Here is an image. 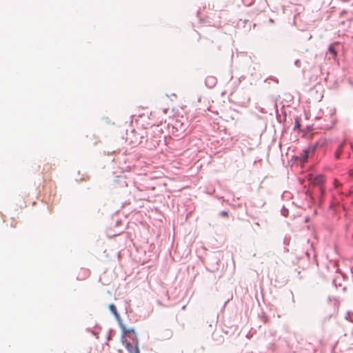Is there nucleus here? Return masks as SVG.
<instances>
[{"label":"nucleus","instance_id":"aec40b11","mask_svg":"<svg viewBox=\"0 0 353 353\" xmlns=\"http://www.w3.org/2000/svg\"><path fill=\"white\" fill-rule=\"evenodd\" d=\"M284 212H285V210H283V212H282V214H283V215H285V213H284Z\"/></svg>","mask_w":353,"mask_h":353},{"label":"nucleus","instance_id":"412c9836","mask_svg":"<svg viewBox=\"0 0 353 353\" xmlns=\"http://www.w3.org/2000/svg\"><path fill=\"white\" fill-rule=\"evenodd\" d=\"M255 224H256V226H259V223H256Z\"/></svg>","mask_w":353,"mask_h":353},{"label":"nucleus","instance_id":"f03ea898","mask_svg":"<svg viewBox=\"0 0 353 353\" xmlns=\"http://www.w3.org/2000/svg\"><path fill=\"white\" fill-rule=\"evenodd\" d=\"M123 344L125 345L128 353H139L138 343H132L127 340H123Z\"/></svg>","mask_w":353,"mask_h":353},{"label":"nucleus","instance_id":"39448f33","mask_svg":"<svg viewBox=\"0 0 353 353\" xmlns=\"http://www.w3.org/2000/svg\"><path fill=\"white\" fill-rule=\"evenodd\" d=\"M327 141L326 139H320L315 143L311 145L310 146L314 148V151H315L317 148H322L327 145Z\"/></svg>","mask_w":353,"mask_h":353},{"label":"nucleus","instance_id":"6e6552de","mask_svg":"<svg viewBox=\"0 0 353 353\" xmlns=\"http://www.w3.org/2000/svg\"><path fill=\"white\" fill-rule=\"evenodd\" d=\"M328 51L332 55L333 57H335L336 56V54H337L336 50L332 46H330V47L328 48Z\"/></svg>","mask_w":353,"mask_h":353},{"label":"nucleus","instance_id":"f8f14e48","mask_svg":"<svg viewBox=\"0 0 353 353\" xmlns=\"http://www.w3.org/2000/svg\"><path fill=\"white\" fill-rule=\"evenodd\" d=\"M269 80H272V81H275L276 83L279 82L278 80L274 77L268 78L265 80V82H268Z\"/></svg>","mask_w":353,"mask_h":353},{"label":"nucleus","instance_id":"6ab92c4d","mask_svg":"<svg viewBox=\"0 0 353 353\" xmlns=\"http://www.w3.org/2000/svg\"><path fill=\"white\" fill-rule=\"evenodd\" d=\"M284 212H285V210H283V212H282V214H283V215H285V213H284Z\"/></svg>","mask_w":353,"mask_h":353},{"label":"nucleus","instance_id":"1a4fd4ad","mask_svg":"<svg viewBox=\"0 0 353 353\" xmlns=\"http://www.w3.org/2000/svg\"><path fill=\"white\" fill-rule=\"evenodd\" d=\"M323 182V176L318 175L314 178V183L319 185Z\"/></svg>","mask_w":353,"mask_h":353},{"label":"nucleus","instance_id":"a211bd4d","mask_svg":"<svg viewBox=\"0 0 353 353\" xmlns=\"http://www.w3.org/2000/svg\"><path fill=\"white\" fill-rule=\"evenodd\" d=\"M284 212H285V210H283V212H282V214H283V215H285V213H284Z\"/></svg>","mask_w":353,"mask_h":353},{"label":"nucleus","instance_id":"dca6fc26","mask_svg":"<svg viewBox=\"0 0 353 353\" xmlns=\"http://www.w3.org/2000/svg\"><path fill=\"white\" fill-rule=\"evenodd\" d=\"M319 190H320V192H321V193L323 192V188H322V187H319Z\"/></svg>","mask_w":353,"mask_h":353},{"label":"nucleus","instance_id":"20e7f679","mask_svg":"<svg viewBox=\"0 0 353 353\" xmlns=\"http://www.w3.org/2000/svg\"><path fill=\"white\" fill-rule=\"evenodd\" d=\"M217 83V79L215 77L213 76H208L205 79V83L207 87L210 88H214Z\"/></svg>","mask_w":353,"mask_h":353},{"label":"nucleus","instance_id":"f3484780","mask_svg":"<svg viewBox=\"0 0 353 353\" xmlns=\"http://www.w3.org/2000/svg\"><path fill=\"white\" fill-rule=\"evenodd\" d=\"M269 21H270V23H273V22H274L273 19H270Z\"/></svg>","mask_w":353,"mask_h":353},{"label":"nucleus","instance_id":"ddd939ff","mask_svg":"<svg viewBox=\"0 0 353 353\" xmlns=\"http://www.w3.org/2000/svg\"><path fill=\"white\" fill-rule=\"evenodd\" d=\"M294 65L296 66V67H300V61L299 59H296L295 61H294Z\"/></svg>","mask_w":353,"mask_h":353},{"label":"nucleus","instance_id":"7ed1b4c3","mask_svg":"<svg viewBox=\"0 0 353 353\" xmlns=\"http://www.w3.org/2000/svg\"><path fill=\"white\" fill-rule=\"evenodd\" d=\"M314 152V148H312L311 146H309L307 148L302 150V152L299 154V159L303 163L307 162L310 154Z\"/></svg>","mask_w":353,"mask_h":353},{"label":"nucleus","instance_id":"0eeeda50","mask_svg":"<svg viewBox=\"0 0 353 353\" xmlns=\"http://www.w3.org/2000/svg\"><path fill=\"white\" fill-rule=\"evenodd\" d=\"M343 146H344V143H341L338 145V147L334 152V158L336 159H340L341 154L343 152Z\"/></svg>","mask_w":353,"mask_h":353},{"label":"nucleus","instance_id":"4468645a","mask_svg":"<svg viewBox=\"0 0 353 353\" xmlns=\"http://www.w3.org/2000/svg\"><path fill=\"white\" fill-rule=\"evenodd\" d=\"M334 125V122L332 121V123L330 125H328L326 126L327 128H331Z\"/></svg>","mask_w":353,"mask_h":353},{"label":"nucleus","instance_id":"2eb2a0df","mask_svg":"<svg viewBox=\"0 0 353 353\" xmlns=\"http://www.w3.org/2000/svg\"><path fill=\"white\" fill-rule=\"evenodd\" d=\"M92 333L94 335H95V336H97V333L96 332H94V331H92Z\"/></svg>","mask_w":353,"mask_h":353},{"label":"nucleus","instance_id":"9b49d317","mask_svg":"<svg viewBox=\"0 0 353 353\" xmlns=\"http://www.w3.org/2000/svg\"><path fill=\"white\" fill-rule=\"evenodd\" d=\"M219 216H221L222 217H228V212L227 211H221L219 212Z\"/></svg>","mask_w":353,"mask_h":353},{"label":"nucleus","instance_id":"f257e3e1","mask_svg":"<svg viewBox=\"0 0 353 353\" xmlns=\"http://www.w3.org/2000/svg\"><path fill=\"white\" fill-rule=\"evenodd\" d=\"M121 329L122 330V341L126 340L125 335H126L131 341L132 343H138V339L135 331L132 328H126L123 323H121Z\"/></svg>","mask_w":353,"mask_h":353},{"label":"nucleus","instance_id":"9d476101","mask_svg":"<svg viewBox=\"0 0 353 353\" xmlns=\"http://www.w3.org/2000/svg\"><path fill=\"white\" fill-rule=\"evenodd\" d=\"M300 128H301V123H300L299 119H296L295 120V123H294V130H299Z\"/></svg>","mask_w":353,"mask_h":353},{"label":"nucleus","instance_id":"423d86ee","mask_svg":"<svg viewBox=\"0 0 353 353\" xmlns=\"http://www.w3.org/2000/svg\"><path fill=\"white\" fill-rule=\"evenodd\" d=\"M109 309L110 312L114 314L115 319L117 320V321L119 323V325H121V323H122L121 319L119 314L117 312L116 306L113 304H110L109 305Z\"/></svg>","mask_w":353,"mask_h":353}]
</instances>
